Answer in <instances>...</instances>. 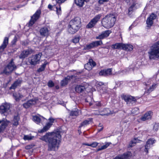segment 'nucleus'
I'll return each instance as SVG.
<instances>
[{"label": "nucleus", "instance_id": "1", "mask_svg": "<svg viewBox=\"0 0 159 159\" xmlns=\"http://www.w3.org/2000/svg\"><path fill=\"white\" fill-rule=\"evenodd\" d=\"M61 137L58 132L48 133L40 139L48 142V150L55 151L58 149Z\"/></svg>", "mask_w": 159, "mask_h": 159}, {"label": "nucleus", "instance_id": "2", "mask_svg": "<svg viewBox=\"0 0 159 159\" xmlns=\"http://www.w3.org/2000/svg\"><path fill=\"white\" fill-rule=\"evenodd\" d=\"M81 24L80 18L78 17H75L70 21L68 26V31L71 34L75 33L80 28Z\"/></svg>", "mask_w": 159, "mask_h": 159}, {"label": "nucleus", "instance_id": "3", "mask_svg": "<svg viewBox=\"0 0 159 159\" xmlns=\"http://www.w3.org/2000/svg\"><path fill=\"white\" fill-rule=\"evenodd\" d=\"M116 20L115 16L113 14H109L105 16L102 19V24L103 26L106 29L112 27Z\"/></svg>", "mask_w": 159, "mask_h": 159}, {"label": "nucleus", "instance_id": "4", "mask_svg": "<svg viewBox=\"0 0 159 159\" xmlns=\"http://www.w3.org/2000/svg\"><path fill=\"white\" fill-rule=\"evenodd\" d=\"M148 53L150 59H159V41L151 47V51Z\"/></svg>", "mask_w": 159, "mask_h": 159}, {"label": "nucleus", "instance_id": "5", "mask_svg": "<svg viewBox=\"0 0 159 159\" xmlns=\"http://www.w3.org/2000/svg\"><path fill=\"white\" fill-rule=\"evenodd\" d=\"M16 68V66L15 65L13 61L11 60L10 62L5 66L2 73L8 75L11 74L13 71L15 70Z\"/></svg>", "mask_w": 159, "mask_h": 159}, {"label": "nucleus", "instance_id": "6", "mask_svg": "<svg viewBox=\"0 0 159 159\" xmlns=\"http://www.w3.org/2000/svg\"><path fill=\"white\" fill-rule=\"evenodd\" d=\"M10 105L9 104L6 103L2 104L0 106V113L1 114H4V115H7L11 113L10 108Z\"/></svg>", "mask_w": 159, "mask_h": 159}, {"label": "nucleus", "instance_id": "7", "mask_svg": "<svg viewBox=\"0 0 159 159\" xmlns=\"http://www.w3.org/2000/svg\"><path fill=\"white\" fill-rule=\"evenodd\" d=\"M102 44V40L96 41L92 42L89 44L86 45L84 48L85 50H89L96 47Z\"/></svg>", "mask_w": 159, "mask_h": 159}, {"label": "nucleus", "instance_id": "8", "mask_svg": "<svg viewBox=\"0 0 159 159\" xmlns=\"http://www.w3.org/2000/svg\"><path fill=\"white\" fill-rule=\"evenodd\" d=\"M41 14L40 10H37L35 13L31 17V18L29 23V26H31L39 18Z\"/></svg>", "mask_w": 159, "mask_h": 159}, {"label": "nucleus", "instance_id": "9", "mask_svg": "<svg viewBox=\"0 0 159 159\" xmlns=\"http://www.w3.org/2000/svg\"><path fill=\"white\" fill-rule=\"evenodd\" d=\"M101 16L100 14L96 15L86 25L87 28H90L94 27L97 24L98 21L99 20Z\"/></svg>", "mask_w": 159, "mask_h": 159}, {"label": "nucleus", "instance_id": "10", "mask_svg": "<svg viewBox=\"0 0 159 159\" xmlns=\"http://www.w3.org/2000/svg\"><path fill=\"white\" fill-rule=\"evenodd\" d=\"M49 122L47 123L46 125L44 126L43 129L39 130V132L42 133L48 130L54 123L55 119L52 118H50L49 119Z\"/></svg>", "mask_w": 159, "mask_h": 159}, {"label": "nucleus", "instance_id": "11", "mask_svg": "<svg viewBox=\"0 0 159 159\" xmlns=\"http://www.w3.org/2000/svg\"><path fill=\"white\" fill-rule=\"evenodd\" d=\"M122 97L127 104H133L136 101V99L135 97L130 95H123Z\"/></svg>", "mask_w": 159, "mask_h": 159}, {"label": "nucleus", "instance_id": "12", "mask_svg": "<svg viewBox=\"0 0 159 159\" xmlns=\"http://www.w3.org/2000/svg\"><path fill=\"white\" fill-rule=\"evenodd\" d=\"M157 17L156 14L153 13H152L147 19L146 20V24L148 27L151 26L153 23V20L155 19Z\"/></svg>", "mask_w": 159, "mask_h": 159}, {"label": "nucleus", "instance_id": "13", "mask_svg": "<svg viewBox=\"0 0 159 159\" xmlns=\"http://www.w3.org/2000/svg\"><path fill=\"white\" fill-rule=\"evenodd\" d=\"M132 156L130 152H128L122 155H119L115 157L113 159H129Z\"/></svg>", "mask_w": 159, "mask_h": 159}, {"label": "nucleus", "instance_id": "14", "mask_svg": "<svg viewBox=\"0 0 159 159\" xmlns=\"http://www.w3.org/2000/svg\"><path fill=\"white\" fill-rule=\"evenodd\" d=\"M111 33V31L110 30H106L102 32L101 34L98 36H97L96 38L97 39H103L108 37Z\"/></svg>", "mask_w": 159, "mask_h": 159}, {"label": "nucleus", "instance_id": "15", "mask_svg": "<svg viewBox=\"0 0 159 159\" xmlns=\"http://www.w3.org/2000/svg\"><path fill=\"white\" fill-rule=\"evenodd\" d=\"M34 52V50L31 49H28L23 51L19 56L20 59H24L27 57L28 55L31 54Z\"/></svg>", "mask_w": 159, "mask_h": 159}, {"label": "nucleus", "instance_id": "16", "mask_svg": "<svg viewBox=\"0 0 159 159\" xmlns=\"http://www.w3.org/2000/svg\"><path fill=\"white\" fill-rule=\"evenodd\" d=\"M156 140L153 139H148L146 143V144L145 146L144 151L147 153L148 152V150L151 147V145L155 143Z\"/></svg>", "mask_w": 159, "mask_h": 159}, {"label": "nucleus", "instance_id": "17", "mask_svg": "<svg viewBox=\"0 0 159 159\" xmlns=\"http://www.w3.org/2000/svg\"><path fill=\"white\" fill-rule=\"evenodd\" d=\"M32 120L37 124H39L40 123H43V122L45 121L46 120L45 118L40 116H33Z\"/></svg>", "mask_w": 159, "mask_h": 159}, {"label": "nucleus", "instance_id": "18", "mask_svg": "<svg viewBox=\"0 0 159 159\" xmlns=\"http://www.w3.org/2000/svg\"><path fill=\"white\" fill-rule=\"evenodd\" d=\"M6 120L5 121V119H3L0 120V133L3 132L8 124L10 122L9 121Z\"/></svg>", "mask_w": 159, "mask_h": 159}, {"label": "nucleus", "instance_id": "19", "mask_svg": "<svg viewBox=\"0 0 159 159\" xmlns=\"http://www.w3.org/2000/svg\"><path fill=\"white\" fill-rule=\"evenodd\" d=\"M36 102V100L35 99H33L28 100L26 102L23 104V107L25 108H28L31 106L34 105Z\"/></svg>", "mask_w": 159, "mask_h": 159}, {"label": "nucleus", "instance_id": "20", "mask_svg": "<svg viewBox=\"0 0 159 159\" xmlns=\"http://www.w3.org/2000/svg\"><path fill=\"white\" fill-rule=\"evenodd\" d=\"M8 37H5L4 38L3 43L0 46V53L2 52L6 48L8 43Z\"/></svg>", "mask_w": 159, "mask_h": 159}, {"label": "nucleus", "instance_id": "21", "mask_svg": "<svg viewBox=\"0 0 159 159\" xmlns=\"http://www.w3.org/2000/svg\"><path fill=\"white\" fill-rule=\"evenodd\" d=\"M49 31V30L48 27H44L41 28L39 32L41 36L44 37L48 36V35Z\"/></svg>", "mask_w": 159, "mask_h": 159}, {"label": "nucleus", "instance_id": "22", "mask_svg": "<svg viewBox=\"0 0 159 159\" xmlns=\"http://www.w3.org/2000/svg\"><path fill=\"white\" fill-rule=\"evenodd\" d=\"M96 65V63L93 60H89V62L84 65V67L88 70H90Z\"/></svg>", "mask_w": 159, "mask_h": 159}, {"label": "nucleus", "instance_id": "23", "mask_svg": "<svg viewBox=\"0 0 159 159\" xmlns=\"http://www.w3.org/2000/svg\"><path fill=\"white\" fill-rule=\"evenodd\" d=\"M152 112L151 111H148L141 118V119L143 121H145L146 120L151 119L152 116Z\"/></svg>", "mask_w": 159, "mask_h": 159}, {"label": "nucleus", "instance_id": "24", "mask_svg": "<svg viewBox=\"0 0 159 159\" xmlns=\"http://www.w3.org/2000/svg\"><path fill=\"white\" fill-rule=\"evenodd\" d=\"M99 75L101 76H107L111 74V69H108L107 70H102L99 73Z\"/></svg>", "mask_w": 159, "mask_h": 159}, {"label": "nucleus", "instance_id": "25", "mask_svg": "<svg viewBox=\"0 0 159 159\" xmlns=\"http://www.w3.org/2000/svg\"><path fill=\"white\" fill-rule=\"evenodd\" d=\"M74 75H72L71 76H67L65 78L61 81V85L62 86H63L66 85L68 82L70 81V80L72 79Z\"/></svg>", "mask_w": 159, "mask_h": 159}, {"label": "nucleus", "instance_id": "26", "mask_svg": "<svg viewBox=\"0 0 159 159\" xmlns=\"http://www.w3.org/2000/svg\"><path fill=\"white\" fill-rule=\"evenodd\" d=\"M122 49L127 51H131L133 49V46L130 44H123Z\"/></svg>", "mask_w": 159, "mask_h": 159}, {"label": "nucleus", "instance_id": "27", "mask_svg": "<svg viewBox=\"0 0 159 159\" xmlns=\"http://www.w3.org/2000/svg\"><path fill=\"white\" fill-rule=\"evenodd\" d=\"M80 110L77 109H75L70 111V115L72 116H77L79 115L81 113Z\"/></svg>", "mask_w": 159, "mask_h": 159}, {"label": "nucleus", "instance_id": "28", "mask_svg": "<svg viewBox=\"0 0 159 159\" xmlns=\"http://www.w3.org/2000/svg\"><path fill=\"white\" fill-rule=\"evenodd\" d=\"M21 81L20 79H18L14 83L11 85L10 87V89H15L17 87L19 86L21 83Z\"/></svg>", "mask_w": 159, "mask_h": 159}, {"label": "nucleus", "instance_id": "29", "mask_svg": "<svg viewBox=\"0 0 159 159\" xmlns=\"http://www.w3.org/2000/svg\"><path fill=\"white\" fill-rule=\"evenodd\" d=\"M123 43H116L115 44H113L111 45V47L112 48L115 49H122Z\"/></svg>", "mask_w": 159, "mask_h": 159}, {"label": "nucleus", "instance_id": "30", "mask_svg": "<svg viewBox=\"0 0 159 159\" xmlns=\"http://www.w3.org/2000/svg\"><path fill=\"white\" fill-rule=\"evenodd\" d=\"M92 118H89L84 121L80 124L79 128L82 127L83 126L84 127L89 125L90 122L92 121Z\"/></svg>", "mask_w": 159, "mask_h": 159}, {"label": "nucleus", "instance_id": "31", "mask_svg": "<svg viewBox=\"0 0 159 159\" xmlns=\"http://www.w3.org/2000/svg\"><path fill=\"white\" fill-rule=\"evenodd\" d=\"M157 86V84L154 83L151 86H150L149 89L145 91V93L149 94Z\"/></svg>", "mask_w": 159, "mask_h": 159}, {"label": "nucleus", "instance_id": "32", "mask_svg": "<svg viewBox=\"0 0 159 159\" xmlns=\"http://www.w3.org/2000/svg\"><path fill=\"white\" fill-rule=\"evenodd\" d=\"M85 89V87L81 85H77L75 87V91L78 93L82 92Z\"/></svg>", "mask_w": 159, "mask_h": 159}, {"label": "nucleus", "instance_id": "33", "mask_svg": "<svg viewBox=\"0 0 159 159\" xmlns=\"http://www.w3.org/2000/svg\"><path fill=\"white\" fill-rule=\"evenodd\" d=\"M138 3L136 2V1H134V2H133L132 5L129 8L128 12V14L129 15H130L132 13L134 10V8L135 7H136V5Z\"/></svg>", "mask_w": 159, "mask_h": 159}, {"label": "nucleus", "instance_id": "34", "mask_svg": "<svg viewBox=\"0 0 159 159\" xmlns=\"http://www.w3.org/2000/svg\"><path fill=\"white\" fill-rule=\"evenodd\" d=\"M48 64V63L47 61H45L44 63L41 66V67L38 69L37 71L38 72H40L44 71L46 66Z\"/></svg>", "mask_w": 159, "mask_h": 159}, {"label": "nucleus", "instance_id": "35", "mask_svg": "<svg viewBox=\"0 0 159 159\" xmlns=\"http://www.w3.org/2000/svg\"><path fill=\"white\" fill-rule=\"evenodd\" d=\"M75 4L80 7L83 6L84 2L87 1L86 0H75Z\"/></svg>", "mask_w": 159, "mask_h": 159}, {"label": "nucleus", "instance_id": "36", "mask_svg": "<svg viewBox=\"0 0 159 159\" xmlns=\"http://www.w3.org/2000/svg\"><path fill=\"white\" fill-rule=\"evenodd\" d=\"M111 144V142H106L104 145L102 146L101 148H99L97 149V151H99L101 150L106 149Z\"/></svg>", "mask_w": 159, "mask_h": 159}, {"label": "nucleus", "instance_id": "37", "mask_svg": "<svg viewBox=\"0 0 159 159\" xmlns=\"http://www.w3.org/2000/svg\"><path fill=\"white\" fill-rule=\"evenodd\" d=\"M20 93H13V96L16 101L19 100Z\"/></svg>", "mask_w": 159, "mask_h": 159}, {"label": "nucleus", "instance_id": "38", "mask_svg": "<svg viewBox=\"0 0 159 159\" xmlns=\"http://www.w3.org/2000/svg\"><path fill=\"white\" fill-rule=\"evenodd\" d=\"M42 55V54L41 53H39L38 54L33 56V57H34V60H40Z\"/></svg>", "mask_w": 159, "mask_h": 159}, {"label": "nucleus", "instance_id": "39", "mask_svg": "<svg viewBox=\"0 0 159 159\" xmlns=\"http://www.w3.org/2000/svg\"><path fill=\"white\" fill-rule=\"evenodd\" d=\"M33 137H32L30 135H25L24 136L23 139L25 140H31L32 139Z\"/></svg>", "mask_w": 159, "mask_h": 159}, {"label": "nucleus", "instance_id": "40", "mask_svg": "<svg viewBox=\"0 0 159 159\" xmlns=\"http://www.w3.org/2000/svg\"><path fill=\"white\" fill-rule=\"evenodd\" d=\"M18 38L16 36H15L11 41V44L12 45L16 44V43L17 41Z\"/></svg>", "mask_w": 159, "mask_h": 159}, {"label": "nucleus", "instance_id": "41", "mask_svg": "<svg viewBox=\"0 0 159 159\" xmlns=\"http://www.w3.org/2000/svg\"><path fill=\"white\" fill-rule=\"evenodd\" d=\"M80 40L79 37H75L73 39V42L74 43H78Z\"/></svg>", "mask_w": 159, "mask_h": 159}, {"label": "nucleus", "instance_id": "42", "mask_svg": "<svg viewBox=\"0 0 159 159\" xmlns=\"http://www.w3.org/2000/svg\"><path fill=\"white\" fill-rule=\"evenodd\" d=\"M56 9L57 13L58 15L61 14V7L59 6L58 8L57 7H56Z\"/></svg>", "mask_w": 159, "mask_h": 159}, {"label": "nucleus", "instance_id": "43", "mask_svg": "<svg viewBox=\"0 0 159 159\" xmlns=\"http://www.w3.org/2000/svg\"><path fill=\"white\" fill-rule=\"evenodd\" d=\"M29 62L31 65H35L37 63V61L36 60H28Z\"/></svg>", "mask_w": 159, "mask_h": 159}, {"label": "nucleus", "instance_id": "44", "mask_svg": "<svg viewBox=\"0 0 159 159\" xmlns=\"http://www.w3.org/2000/svg\"><path fill=\"white\" fill-rule=\"evenodd\" d=\"M159 128V124L156 123L153 126V129L155 131H157Z\"/></svg>", "mask_w": 159, "mask_h": 159}, {"label": "nucleus", "instance_id": "45", "mask_svg": "<svg viewBox=\"0 0 159 159\" xmlns=\"http://www.w3.org/2000/svg\"><path fill=\"white\" fill-rule=\"evenodd\" d=\"M48 85L49 87H52L54 86V84L52 81L50 80L48 81Z\"/></svg>", "mask_w": 159, "mask_h": 159}, {"label": "nucleus", "instance_id": "46", "mask_svg": "<svg viewBox=\"0 0 159 159\" xmlns=\"http://www.w3.org/2000/svg\"><path fill=\"white\" fill-rule=\"evenodd\" d=\"M98 144V143L97 142H94L90 144V146L93 148H95L97 146Z\"/></svg>", "mask_w": 159, "mask_h": 159}, {"label": "nucleus", "instance_id": "47", "mask_svg": "<svg viewBox=\"0 0 159 159\" xmlns=\"http://www.w3.org/2000/svg\"><path fill=\"white\" fill-rule=\"evenodd\" d=\"M66 0H56L57 3L60 4L64 2Z\"/></svg>", "mask_w": 159, "mask_h": 159}, {"label": "nucleus", "instance_id": "48", "mask_svg": "<svg viewBox=\"0 0 159 159\" xmlns=\"http://www.w3.org/2000/svg\"><path fill=\"white\" fill-rule=\"evenodd\" d=\"M109 0H99L98 2L100 4H102L104 2H107Z\"/></svg>", "mask_w": 159, "mask_h": 159}, {"label": "nucleus", "instance_id": "49", "mask_svg": "<svg viewBox=\"0 0 159 159\" xmlns=\"http://www.w3.org/2000/svg\"><path fill=\"white\" fill-rule=\"evenodd\" d=\"M126 72H131L134 71V69L131 68H129L126 70Z\"/></svg>", "mask_w": 159, "mask_h": 159}, {"label": "nucleus", "instance_id": "50", "mask_svg": "<svg viewBox=\"0 0 159 159\" xmlns=\"http://www.w3.org/2000/svg\"><path fill=\"white\" fill-rule=\"evenodd\" d=\"M14 122L13 124L14 125L16 126L18 125V120H14L13 119Z\"/></svg>", "mask_w": 159, "mask_h": 159}, {"label": "nucleus", "instance_id": "51", "mask_svg": "<svg viewBox=\"0 0 159 159\" xmlns=\"http://www.w3.org/2000/svg\"><path fill=\"white\" fill-rule=\"evenodd\" d=\"M135 145V144H134L133 142H132V140H131L130 142V143H129V146L130 147H132L134 146Z\"/></svg>", "mask_w": 159, "mask_h": 159}, {"label": "nucleus", "instance_id": "52", "mask_svg": "<svg viewBox=\"0 0 159 159\" xmlns=\"http://www.w3.org/2000/svg\"><path fill=\"white\" fill-rule=\"evenodd\" d=\"M14 120H16L19 121V116L18 115L15 116L14 118Z\"/></svg>", "mask_w": 159, "mask_h": 159}, {"label": "nucleus", "instance_id": "53", "mask_svg": "<svg viewBox=\"0 0 159 159\" xmlns=\"http://www.w3.org/2000/svg\"><path fill=\"white\" fill-rule=\"evenodd\" d=\"M137 139H134L133 140H132V142H133L134 144H135V143L137 142Z\"/></svg>", "mask_w": 159, "mask_h": 159}, {"label": "nucleus", "instance_id": "54", "mask_svg": "<svg viewBox=\"0 0 159 159\" xmlns=\"http://www.w3.org/2000/svg\"><path fill=\"white\" fill-rule=\"evenodd\" d=\"M25 95H22V94L20 93L19 100L22 98L23 97H25Z\"/></svg>", "mask_w": 159, "mask_h": 159}, {"label": "nucleus", "instance_id": "55", "mask_svg": "<svg viewBox=\"0 0 159 159\" xmlns=\"http://www.w3.org/2000/svg\"><path fill=\"white\" fill-rule=\"evenodd\" d=\"M48 8L50 10H52V6L50 4H49L48 6Z\"/></svg>", "mask_w": 159, "mask_h": 159}, {"label": "nucleus", "instance_id": "56", "mask_svg": "<svg viewBox=\"0 0 159 159\" xmlns=\"http://www.w3.org/2000/svg\"><path fill=\"white\" fill-rule=\"evenodd\" d=\"M98 84L100 86H101L102 85H103L104 84L102 82H99Z\"/></svg>", "mask_w": 159, "mask_h": 159}, {"label": "nucleus", "instance_id": "57", "mask_svg": "<svg viewBox=\"0 0 159 159\" xmlns=\"http://www.w3.org/2000/svg\"><path fill=\"white\" fill-rule=\"evenodd\" d=\"M103 127H102L101 129H98V132H100L103 129Z\"/></svg>", "mask_w": 159, "mask_h": 159}, {"label": "nucleus", "instance_id": "58", "mask_svg": "<svg viewBox=\"0 0 159 159\" xmlns=\"http://www.w3.org/2000/svg\"><path fill=\"white\" fill-rule=\"evenodd\" d=\"M84 145H86V146H90V144H88V143H85L84 144Z\"/></svg>", "mask_w": 159, "mask_h": 159}, {"label": "nucleus", "instance_id": "59", "mask_svg": "<svg viewBox=\"0 0 159 159\" xmlns=\"http://www.w3.org/2000/svg\"><path fill=\"white\" fill-rule=\"evenodd\" d=\"M50 48H51L50 47H49V46H47V47H46L45 50H48V49H49Z\"/></svg>", "mask_w": 159, "mask_h": 159}, {"label": "nucleus", "instance_id": "60", "mask_svg": "<svg viewBox=\"0 0 159 159\" xmlns=\"http://www.w3.org/2000/svg\"><path fill=\"white\" fill-rule=\"evenodd\" d=\"M132 28V25H131L129 28V30H130Z\"/></svg>", "mask_w": 159, "mask_h": 159}, {"label": "nucleus", "instance_id": "61", "mask_svg": "<svg viewBox=\"0 0 159 159\" xmlns=\"http://www.w3.org/2000/svg\"><path fill=\"white\" fill-rule=\"evenodd\" d=\"M116 63L115 61H114L112 62L113 65H114V64Z\"/></svg>", "mask_w": 159, "mask_h": 159}, {"label": "nucleus", "instance_id": "62", "mask_svg": "<svg viewBox=\"0 0 159 159\" xmlns=\"http://www.w3.org/2000/svg\"><path fill=\"white\" fill-rule=\"evenodd\" d=\"M102 125L100 123L98 125V126L99 127H102Z\"/></svg>", "mask_w": 159, "mask_h": 159}, {"label": "nucleus", "instance_id": "63", "mask_svg": "<svg viewBox=\"0 0 159 159\" xmlns=\"http://www.w3.org/2000/svg\"><path fill=\"white\" fill-rule=\"evenodd\" d=\"M125 1H126L127 2H130V0H125Z\"/></svg>", "mask_w": 159, "mask_h": 159}, {"label": "nucleus", "instance_id": "64", "mask_svg": "<svg viewBox=\"0 0 159 159\" xmlns=\"http://www.w3.org/2000/svg\"><path fill=\"white\" fill-rule=\"evenodd\" d=\"M135 109H136L137 110H138V109L137 108H135Z\"/></svg>", "mask_w": 159, "mask_h": 159}]
</instances>
